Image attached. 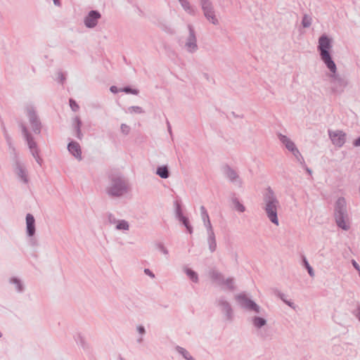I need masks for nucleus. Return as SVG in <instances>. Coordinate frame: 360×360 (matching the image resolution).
<instances>
[{"mask_svg":"<svg viewBox=\"0 0 360 360\" xmlns=\"http://www.w3.org/2000/svg\"><path fill=\"white\" fill-rule=\"evenodd\" d=\"M319 49L320 51L321 60L323 61L329 70L332 73L335 74L336 72V65L332 60L329 53V51L332 47L330 39L326 37H321L319 39Z\"/></svg>","mask_w":360,"mask_h":360,"instance_id":"nucleus-1","label":"nucleus"},{"mask_svg":"<svg viewBox=\"0 0 360 360\" xmlns=\"http://www.w3.org/2000/svg\"><path fill=\"white\" fill-rule=\"evenodd\" d=\"M278 202L275 199L269 200L266 204V213L270 220L275 224H278V221L276 214V205Z\"/></svg>","mask_w":360,"mask_h":360,"instance_id":"nucleus-2","label":"nucleus"},{"mask_svg":"<svg viewBox=\"0 0 360 360\" xmlns=\"http://www.w3.org/2000/svg\"><path fill=\"white\" fill-rule=\"evenodd\" d=\"M127 187L125 183L120 179L115 181L109 189V193L114 196H120L127 191Z\"/></svg>","mask_w":360,"mask_h":360,"instance_id":"nucleus-3","label":"nucleus"},{"mask_svg":"<svg viewBox=\"0 0 360 360\" xmlns=\"http://www.w3.org/2000/svg\"><path fill=\"white\" fill-rule=\"evenodd\" d=\"M345 134L341 131H334L330 133V136L333 144L339 147L345 143Z\"/></svg>","mask_w":360,"mask_h":360,"instance_id":"nucleus-4","label":"nucleus"},{"mask_svg":"<svg viewBox=\"0 0 360 360\" xmlns=\"http://www.w3.org/2000/svg\"><path fill=\"white\" fill-rule=\"evenodd\" d=\"M280 139L283 142V143L285 144V147L289 150H290L297 158H298V155H300V153H299L298 150L295 148L294 143H292L285 136H281Z\"/></svg>","mask_w":360,"mask_h":360,"instance_id":"nucleus-5","label":"nucleus"},{"mask_svg":"<svg viewBox=\"0 0 360 360\" xmlns=\"http://www.w3.org/2000/svg\"><path fill=\"white\" fill-rule=\"evenodd\" d=\"M238 300L243 307L258 311V307L256 305V304L248 300L245 295H238Z\"/></svg>","mask_w":360,"mask_h":360,"instance_id":"nucleus-6","label":"nucleus"},{"mask_svg":"<svg viewBox=\"0 0 360 360\" xmlns=\"http://www.w3.org/2000/svg\"><path fill=\"white\" fill-rule=\"evenodd\" d=\"M100 14L96 11H91L89 15L85 19V25L89 27H94L98 18H100Z\"/></svg>","mask_w":360,"mask_h":360,"instance_id":"nucleus-7","label":"nucleus"},{"mask_svg":"<svg viewBox=\"0 0 360 360\" xmlns=\"http://www.w3.org/2000/svg\"><path fill=\"white\" fill-rule=\"evenodd\" d=\"M335 219L337 224L338 225L339 227L342 228L344 230H347L349 228L348 221L341 211H339L336 214Z\"/></svg>","mask_w":360,"mask_h":360,"instance_id":"nucleus-8","label":"nucleus"},{"mask_svg":"<svg viewBox=\"0 0 360 360\" xmlns=\"http://www.w3.org/2000/svg\"><path fill=\"white\" fill-rule=\"evenodd\" d=\"M202 8L205 11V15L208 20H211L212 23H215L217 20L214 18L213 12L211 10L210 3L207 1H205L202 3Z\"/></svg>","mask_w":360,"mask_h":360,"instance_id":"nucleus-9","label":"nucleus"},{"mask_svg":"<svg viewBox=\"0 0 360 360\" xmlns=\"http://www.w3.org/2000/svg\"><path fill=\"white\" fill-rule=\"evenodd\" d=\"M27 230L29 236H32L34 233V219L30 214H27L26 217Z\"/></svg>","mask_w":360,"mask_h":360,"instance_id":"nucleus-10","label":"nucleus"},{"mask_svg":"<svg viewBox=\"0 0 360 360\" xmlns=\"http://www.w3.org/2000/svg\"><path fill=\"white\" fill-rule=\"evenodd\" d=\"M69 151L77 158L81 159V149L79 145L76 142L70 143L68 145Z\"/></svg>","mask_w":360,"mask_h":360,"instance_id":"nucleus-11","label":"nucleus"},{"mask_svg":"<svg viewBox=\"0 0 360 360\" xmlns=\"http://www.w3.org/2000/svg\"><path fill=\"white\" fill-rule=\"evenodd\" d=\"M157 174L162 178L165 179L168 177V171L165 167H159L158 169Z\"/></svg>","mask_w":360,"mask_h":360,"instance_id":"nucleus-12","label":"nucleus"},{"mask_svg":"<svg viewBox=\"0 0 360 360\" xmlns=\"http://www.w3.org/2000/svg\"><path fill=\"white\" fill-rule=\"evenodd\" d=\"M128 228H129V225H128L127 222L125 221H121L117 225V229L127 230V229H128Z\"/></svg>","mask_w":360,"mask_h":360,"instance_id":"nucleus-13","label":"nucleus"},{"mask_svg":"<svg viewBox=\"0 0 360 360\" xmlns=\"http://www.w3.org/2000/svg\"><path fill=\"white\" fill-rule=\"evenodd\" d=\"M254 324L256 326L261 327L265 324V320L262 318H255L254 319Z\"/></svg>","mask_w":360,"mask_h":360,"instance_id":"nucleus-14","label":"nucleus"},{"mask_svg":"<svg viewBox=\"0 0 360 360\" xmlns=\"http://www.w3.org/2000/svg\"><path fill=\"white\" fill-rule=\"evenodd\" d=\"M186 273H187L188 276L191 278V279H192L195 282L197 281L198 276H197V274L194 271H193L192 270H190V269H187Z\"/></svg>","mask_w":360,"mask_h":360,"instance_id":"nucleus-15","label":"nucleus"},{"mask_svg":"<svg viewBox=\"0 0 360 360\" xmlns=\"http://www.w3.org/2000/svg\"><path fill=\"white\" fill-rule=\"evenodd\" d=\"M70 105L72 110L77 111L79 109V105L77 104V103L72 100H70Z\"/></svg>","mask_w":360,"mask_h":360,"instance_id":"nucleus-16","label":"nucleus"},{"mask_svg":"<svg viewBox=\"0 0 360 360\" xmlns=\"http://www.w3.org/2000/svg\"><path fill=\"white\" fill-rule=\"evenodd\" d=\"M234 205L235 208L239 212H243L245 210L244 206L238 202H235Z\"/></svg>","mask_w":360,"mask_h":360,"instance_id":"nucleus-17","label":"nucleus"},{"mask_svg":"<svg viewBox=\"0 0 360 360\" xmlns=\"http://www.w3.org/2000/svg\"><path fill=\"white\" fill-rule=\"evenodd\" d=\"M337 205L340 209L344 208L346 205V202H345V199H343V198L339 199L337 202Z\"/></svg>","mask_w":360,"mask_h":360,"instance_id":"nucleus-18","label":"nucleus"},{"mask_svg":"<svg viewBox=\"0 0 360 360\" xmlns=\"http://www.w3.org/2000/svg\"><path fill=\"white\" fill-rule=\"evenodd\" d=\"M181 352L187 360H193V357L186 350L181 349Z\"/></svg>","mask_w":360,"mask_h":360,"instance_id":"nucleus-19","label":"nucleus"},{"mask_svg":"<svg viewBox=\"0 0 360 360\" xmlns=\"http://www.w3.org/2000/svg\"><path fill=\"white\" fill-rule=\"evenodd\" d=\"M304 265H305L306 268L308 270L309 274L311 276H313V269H312L311 266H309V263L306 261L305 259H304Z\"/></svg>","mask_w":360,"mask_h":360,"instance_id":"nucleus-20","label":"nucleus"},{"mask_svg":"<svg viewBox=\"0 0 360 360\" xmlns=\"http://www.w3.org/2000/svg\"><path fill=\"white\" fill-rule=\"evenodd\" d=\"M302 23L304 27H307L311 24V20L307 17H304Z\"/></svg>","mask_w":360,"mask_h":360,"instance_id":"nucleus-21","label":"nucleus"},{"mask_svg":"<svg viewBox=\"0 0 360 360\" xmlns=\"http://www.w3.org/2000/svg\"><path fill=\"white\" fill-rule=\"evenodd\" d=\"M227 174L231 179H233L236 177V174L233 171L231 170L230 169H227Z\"/></svg>","mask_w":360,"mask_h":360,"instance_id":"nucleus-22","label":"nucleus"},{"mask_svg":"<svg viewBox=\"0 0 360 360\" xmlns=\"http://www.w3.org/2000/svg\"><path fill=\"white\" fill-rule=\"evenodd\" d=\"M27 139L30 149L32 150L34 148H35V143L30 140L28 136H27Z\"/></svg>","mask_w":360,"mask_h":360,"instance_id":"nucleus-23","label":"nucleus"},{"mask_svg":"<svg viewBox=\"0 0 360 360\" xmlns=\"http://www.w3.org/2000/svg\"><path fill=\"white\" fill-rule=\"evenodd\" d=\"M201 210L205 215V217L207 219V224H208V226H210V220H209V217H208V214L207 213V212L205 211V208L203 207H201Z\"/></svg>","mask_w":360,"mask_h":360,"instance_id":"nucleus-24","label":"nucleus"},{"mask_svg":"<svg viewBox=\"0 0 360 360\" xmlns=\"http://www.w3.org/2000/svg\"><path fill=\"white\" fill-rule=\"evenodd\" d=\"M182 6L186 8H188V3L186 0H180Z\"/></svg>","mask_w":360,"mask_h":360,"instance_id":"nucleus-25","label":"nucleus"},{"mask_svg":"<svg viewBox=\"0 0 360 360\" xmlns=\"http://www.w3.org/2000/svg\"><path fill=\"white\" fill-rule=\"evenodd\" d=\"M354 146H360V137L354 141Z\"/></svg>","mask_w":360,"mask_h":360,"instance_id":"nucleus-26","label":"nucleus"},{"mask_svg":"<svg viewBox=\"0 0 360 360\" xmlns=\"http://www.w3.org/2000/svg\"><path fill=\"white\" fill-rule=\"evenodd\" d=\"M188 46L189 50L192 51L195 47V44L193 43H188Z\"/></svg>","mask_w":360,"mask_h":360,"instance_id":"nucleus-27","label":"nucleus"},{"mask_svg":"<svg viewBox=\"0 0 360 360\" xmlns=\"http://www.w3.org/2000/svg\"><path fill=\"white\" fill-rule=\"evenodd\" d=\"M75 122L77 124L78 131H79V127H80V125H81V122H80V120H79L78 117L75 118Z\"/></svg>","mask_w":360,"mask_h":360,"instance_id":"nucleus-28","label":"nucleus"},{"mask_svg":"<svg viewBox=\"0 0 360 360\" xmlns=\"http://www.w3.org/2000/svg\"><path fill=\"white\" fill-rule=\"evenodd\" d=\"M122 129L124 132H127L129 131V127L127 125H122Z\"/></svg>","mask_w":360,"mask_h":360,"instance_id":"nucleus-29","label":"nucleus"},{"mask_svg":"<svg viewBox=\"0 0 360 360\" xmlns=\"http://www.w3.org/2000/svg\"><path fill=\"white\" fill-rule=\"evenodd\" d=\"M145 273L151 277H154V275L153 274L152 272L150 271L149 269H145Z\"/></svg>","mask_w":360,"mask_h":360,"instance_id":"nucleus-30","label":"nucleus"},{"mask_svg":"<svg viewBox=\"0 0 360 360\" xmlns=\"http://www.w3.org/2000/svg\"><path fill=\"white\" fill-rule=\"evenodd\" d=\"M138 330L139 331L140 333H144V328L143 326H139L138 327Z\"/></svg>","mask_w":360,"mask_h":360,"instance_id":"nucleus-31","label":"nucleus"},{"mask_svg":"<svg viewBox=\"0 0 360 360\" xmlns=\"http://www.w3.org/2000/svg\"><path fill=\"white\" fill-rule=\"evenodd\" d=\"M124 91L126 92H131L133 94H136V91H131L129 89H125Z\"/></svg>","mask_w":360,"mask_h":360,"instance_id":"nucleus-32","label":"nucleus"},{"mask_svg":"<svg viewBox=\"0 0 360 360\" xmlns=\"http://www.w3.org/2000/svg\"><path fill=\"white\" fill-rule=\"evenodd\" d=\"M134 112H140V108L139 107L132 108Z\"/></svg>","mask_w":360,"mask_h":360,"instance_id":"nucleus-33","label":"nucleus"},{"mask_svg":"<svg viewBox=\"0 0 360 360\" xmlns=\"http://www.w3.org/2000/svg\"><path fill=\"white\" fill-rule=\"evenodd\" d=\"M110 90H111V91H112V92H115V86H112V87L110 88Z\"/></svg>","mask_w":360,"mask_h":360,"instance_id":"nucleus-34","label":"nucleus"},{"mask_svg":"<svg viewBox=\"0 0 360 360\" xmlns=\"http://www.w3.org/2000/svg\"><path fill=\"white\" fill-rule=\"evenodd\" d=\"M53 2L56 5H59L58 0H53Z\"/></svg>","mask_w":360,"mask_h":360,"instance_id":"nucleus-35","label":"nucleus"},{"mask_svg":"<svg viewBox=\"0 0 360 360\" xmlns=\"http://www.w3.org/2000/svg\"><path fill=\"white\" fill-rule=\"evenodd\" d=\"M184 223L185 226L187 227V229H188L186 219H184Z\"/></svg>","mask_w":360,"mask_h":360,"instance_id":"nucleus-36","label":"nucleus"},{"mask_svg":"<svg viewBox=\"0 0 360 360\" xmlns=\"http://www.w3.org/2000/svg\"><path fill=\"white\" fill-rule=\"evenodd\" d=\"M357 317H358V319L360 321V309L359 310V312H358V314H357Z\"/></svg>","mask_w":360,"mask_h":360,"instance_id":"nucleus-37","label":"nucleus"},{"mask_svg":"<svg viewBox=\"0 0 360 360\" xmlns=\"http://www.w3.org/2000/svg\"><path fill=\"white\" fill-rule=\"evenodd\" d=\"M288 304L292 307V305L290 302H288Z\"/></svg>","mask_w":360,"mask_h":360,"instance_id":"nucleus-38","label":"nucleus"}]
</instances>
